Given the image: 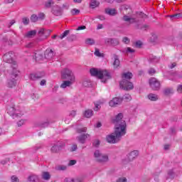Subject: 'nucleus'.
Here are the masks:
<instances>
[{
  "label": "nucleus",
  "mask_w": 182,
  "mask_h": 182,
  "mask_svg": "<svg viewBox=\"0 0 182 182\" xmlns=\"http://www.w3.org/2000/svg\"><path fill=\"white\" fill-rule=\"evenodd\" d=\"M112 122L114 124V134L122 139L127 133V124L123 119V114H118L114 118H112Z\"/></svg>",
  "instance_id": "nucleus-1"
},
{
  "label": "nucleus",
  "mask_w": 182,
  "mask_h": 182,
  "mask_svg": "<svg viewBox=\"0 0 182 182\" xmlns=\"http://www.w3.org/2000/svg\"><path fill=\"white\" fill-rule=\"evenodd\" d=\"M90 73L91 76H95L98 79H101L103 83H106L107 80L112 79V75L107 70H102L97 68H91L90 70Z\"/></svg>",
  "instance_id": "nucleus-2"
},
{
  "label": "nucleus",
  "mask_w": 182,
  "mask_h": 182,
  "mask_svg": "<svg viewBox=\"0 0 182 182\" xmlns=\"http://www.w3.org/2000/svg\"><path fill=\"white\" fill-rule=\"evenodd\" d=\"M122 80L119 82V86L124 90H132L134 87L133 82L129 81L133 77L132 73H124L122 75Z\"/></svg>",
  "instance_id": "nucleus-3"
},
{
  "label": "nucleus",
  "mask_w": 182,
  "mask_h": 182,
  "mask_svg": "<svg viewBox=\"0 0 182 182\" xmlns=\"http://www.w3.org/2000/svg\"><path fill=\"white\" fill-rule=\"evenodd\" d=\"M13 56H14V54L12 53H7L4 55L3 60L6 63L11 64V68L13 70H15L14 76L16 77V75H18V73H19V71H18V70L16 69V68H18V65L16 64V61L14 60V59L12 58Z\"/></svg>",
  "instance_id": "nucleus-4"
},
{
  "label": "nucleus",
  "mask_w": 182,
  "mask_h": 182,
  "mask_svg": "<svg viewBox=\"0 0 182 182\" xmlns=\"http://www.w3.org/2000/svg\"><path fill=\"white\" fill-rule=\"evenodd\" d=\"M61 79L64 80H75L76 81V76L73 71L69 68H64L61 70Z\"/></svg>",
  "instance_id": "nucleus-5"
},
{
  "label": "nucleus",
  "mask_w": 182,
  "mask_h": 182,
  "mask_svg": "<svg viewBox=\"0 0 182 182\" xmlns=\"http://www.w3.org/2000/svg\"><path fill=\"white\" fill-rule=\"evenodd\" d=\"M94 157L98 163H107V161H109V156L102 154L99 150H96L94 152Z\"/></svg>",
  "instance_id": "nucleus-6"
},
{
  "label": "nucleus",
  "mask_w": 182,
  "mask_h": 182,
  "mask_svg": "<svg viewBox=\"0 0 182 182\" xmlns=\"http://www.w3.org/2000/svg\"><path fill=\"white\" fill-rule=\"evenodd\" d=\"M149 86L152 90H159L161 86L160 81L156 78L151 77L149 79Z\"/></svg>",
  "instance_id": "nucleus-7"
},
{
  "label": "nucleus",
  "mask_w": 182,
  "mask_h": 182,
  "mask_svg": "<svg viewBox=\"0 0 182 182\" xmlns=\"http://www.w3.org/2000/svg\"><path fill=\"white\" fill-rule=\"evenodd\" d=\"M106 140L107 143H110L111 144H115V143H119L122 139H120L119 136H117L116 134H114V132L107 135L106 136Z\"/></svg>",
  "instance_id": "nucleus-8"
},
{
  "label": "nucleus",
  "mask_w": 182,
  "mask_h": 182,
  "mask_svg": "<svg viewBox=\"0 0 182 182\" xmlns=\"http://www.w3.org/2000/svg\"><path fill=\"white\" fill-rule=\"evenodd\" d=\"M7 112L10 116H16V117H21L23 114L19 109H16L14 107H9L7 108Z\"/></svg>",
  "instance_id": "nucleus-9"
},
{
  "label": "nucleus",
  "mask_w": 182,
  "mask_h": 182,
  "mask_svg": "<svg viewBox=\"0 0 182 182\" xmlns=\"http://www.w3.org/2000/svg\"><path fill=\"white\" fill-rule=\"evenodd\" d=\"M123 102V99L119 97H114L109 101V105L111 107H116V106L121 105Z\"/></svg>",
  "instance_id": "nucleus-10"
},
{
  "label": "nucleus",
  "mask_w": 182,
  "mask_h": 182,
  "mask_svg": "<svg viewBox=\"0 0 182 182\" xmlns=\"http://www.w3.org/2000/svg\"><path fill=\"white\" fill-rule=\"evenodd\" d=\"M11 77L12 79L9 80L8 82V87H14V86H16V80H15V77H16V76H18V75H16V76L15 77V70H13L12 73H11Z\"/></svg>",
  "instance_id": "nucleus-11"
},
{
  "label": "nucleus",
  "mask_w": 182,
  "mask_h": 182,
  "mask_svg": "<svg viewBox=\"0 0 182 182\" xmlns=\"http://www.w3.org/2000/svg\"><path fill=\"white\" fill-rule=\"evenodd\" d=\"M44 56L48 60H51L55 56V52L50 49H47L44 53Z\"/></svg>",
  "instance_id": "nucleus-12"
},
{
  "label": "nucleus",
  "mask_w": 182,
  "mask_h": 182,
  "mask_svg": "<svg viewBox=\"0 0 182 182\" xmlns=\"http://www.w3.org/2000/svg\"><path fill=\"white\" fill-rule=\"evenodd\" d=\"M76 81L72 80H65L62 82L60 85L61 89H66V87H70L73 83H75Z\"/></svg>",
  "instance_id": "nucleus-13"
},
{
  "label": "nucleus",
  "mask_w": 182,
  "mask_h": 182,
  "mask_svg": "<svg viewBox=\"0 0 182 182\" xmlns=\"http://www.w3.org/2000/svg\"><path fill=\"white\" fill-rule=\"evenodd\" d=\"M52 12L55 16H60L62 15V8L58 5H55L52 9Z\"/></svg>",
  "instance_id": "nucleus-14"
},
{
  "label": "nucleus",
  "mask_w": 182,
  "mask_h": 182,
  "mask_svg": "<svg viewBox=\"0 0 182 182\" xmlns=\"http://www.w3.org/2000/svg\"><path fill=\"white\" fill-rule=\"evenodd\" d=\"M88 137H90V135H89L88 134H84L77 137V140H78L80 143H82V144H83L86 141V139H88Z\"/></svg>",
  "instance_id": "nucleus-15"
},
{
  "label": "nucleus",
  "mask_w": 182,
  "mask_h": 182,
  "mask_svg": "<svg viewBox=\"0 0 182 182\" xmlns=\"http://www.w3.org/2000/svg\"><path fill=\"white\" fill-rule=\"evenodd\" d=\"M34 58L36 60H42L43 59V52L39 50L34 53Z\"/></svg>",
  "instance_id": "nucleus-16"
},
{
  "label": "nucleus",
  "mask_w": 182,
  "mask_h": 182,
  "mask_svg": "<svg viewBox=\"0 0 182 182\" xmlns=\"http://www.w3.org/2000/svg\"><path fill=\"white\" fill-rule=\"evenodd\" d=\"M122 19L125 22H129V23H136L137 22L136 18H130L129 16H124Z\"/></svg>",
  "instance_id": "nucleus-17"
},
{
  "label": "nucleus",
  "mask_w": 182,
  "mask_h": 182,
  "mask_svg": "<svg viewBox=\"0 0 182 182\" xmlns=\"http://www.w3.org/2000/svg\"><path fill=\"white\" fill-rule=\"evenodd\" d=\"M137 156H139V151H133L132 152H130V154L128 156V159L132 161V160H134V159H136V157H137Z\"/></svg>",
  "instance_id": "nucleus-18"
},
{
  "label": "nucleus",
  "mask_w": 182,
  "mask_h": 182,
  "mask_svg": "<svg viewBox=\"0 0 182 182\" xmlns=\"http://www.w3.org/2000/svg\"><path fill=\"white\" fill-rule=\"evenodd\" d=\"M105 14L110 15L111 16H114V15L117 14V11L114 9H106Z\"/></svg>",
  "instance_id": "nucleus-19"
},
{
  "label": "nucleus",
  "mask_w": 182,
  "mask_h": 182,
  "mask_svg": "<svg viewBox=\"0 0 182 182\" xmlns=\"http://www.w3.org/2000/svg\"><path fill=\"white\" fill-rule=\"evenodd\" d=\"M28 181L38 182L39 181V177L36 175L31 174L28 177Z\"/></svg>",
  "instance_id": "nucleus-20"
},
{
  "label": "nucleus",
  "mask_w": 182,
  "mask_h": 182,
  "mask_svg": "<svg viewBox=\"0 0 182 182\" xmlns=\"http://www.w3.org/2000/svg\"><path fill=\"white\" fill-rule=\"evenodd\" d=\"M113 66L114 68H117L119 66H120V60H119V56L116 55H114Z\"/></svg>",
  "instance_id": "nucleus-21"
},
{
  "label": "nucleus",
  "mask_w": 182,
  "mask_h": 182,
  "mask_svg": "<svg viewBox=\"0 0 182 182\" xmlns=\"http://www.w3.org/2000/svg\"><path fill=\"white\" fill-rule=\"evenodd\" d=\"M148 99L151 102H156V100H159V96L156 94L151 93L148 95Z\"/></svg>",
  "instance_id": "nucleus-22"
},
{
  "label": "nucleus",
  "mask_w": 182,
  "mask_h": 182,
  "mask_svg": "<svg viewBox=\"0 0 182 182\" xmlns=\"http://www.w3.org/2000/svg\"><path fill=\"white\" fill-rule=\"evenodd\" d=\"M90 6L92 9H95V8H97V6L100 5V3L96 0H90Z\"/></svg>",
  "instance_id": "nucleus-23"
},
{
  "label": "nucleus",
  "mask_w": 182,
  "mask_h": 182,
  "mask_svg": "<svg viewBox=\"0 0 182 182\" xmlns=\"http://www.w3.org/2000/svg\"><path fill=\"white\" fill-rule=\"evenodd\" d=\"M85 117H87V119H90V117H92L93 116V110L92 109H87L84 112Z\"/></svg>",
  "instance_id": "nucleus-24"
},
{
  "label": "nucleus",
  "mask_w": 182,
  "mask_h": 182,
  "mask_svg": "<svg viewBox=\"0 0 182 182\" xmlns=\"http://www.w3.org/2000/svg\"><path fill=\"white\" fill-rule=\"evenodd\" d=\"M122 53H134L135 50L134 49L132 48H129V47H127V48H124L122 50Z\"/></svg>",
  "instance_id": "nucleus-25"
},
{
  "label": "nucleus",
  "mask_w": 182,
  "mask_h": 182,
  "mask_svg": "<svg viewBox=\"0 0 182 182\" xmlns=\"http://www.w3.org/2000/svg\"><path fill=\"white\" fill-rule=\"evenodd\" d=\"M164 93L166 95V96H168V95H173V93H174V90L173 88H166L164 90Z\"/></svg>",
  "instance_id": "nucleus-26"
},
{
  "label": "nucleus",
  "mask_w": 182,
  "mask_h": 182,
  "mask_svg": "<svg viewBox=\"0 0 182 182\" xmlns=\"http://www.w3.org/2000/svg\"><path fill=\"white\" fill-rule=\"evenodd\" d=\"M36 35V31H30L26 33V38H32L33 36H35Z\"/></svg>",
  "instance_id": "nucleus-27"
},
{
  "label": "nucleus",
  "mask_w": 182,
  "mask_h": 182,
  "mask_svg": "<svg viewBox=\"0 0 182 182\" xmlns=\"http://www.w3.org/2000/svg\"><path fill=\"white\" fill-rule=\"evenodd\" d=\"M52 5H55V0H48L45 3L46 8H50Z\"/></svg>",
  "instance_id": "nucleus-28"
},
{
  "label": "nucleus",
  "mask_w": 182,
  "mask_h": 182,
  "mask_svg": "<svg viewBox=\"0 0 182 182\" xmlns=\"http://www.w3.org/2000/svg\"><path fill=\"white\" fill-rule=\"evenodd\" d=\"M66 168H68V167L64 165H59L55 167V170H57L58 171H65Z\"/></svg>",
  "instance_id": "nucleus-29"
},
{
  "label": "nucleus",
  "mask_w": 182,
  "mask_h": 182,
  "mask_svg": "<svg viewBox=\"0 0 182 182\" xmlns=\"http://www.w3.org/2000/svg\"><path fill=\"white\" fill-rule=\"evenodd\" d=\"M95 40L93 39V38H87L86 40H85V43H86V45H90V46H92V45H95Z\"/></svg>",
  "instance_id": "nucleus-30"
},
{
  "label": "nucleus",
  "mask_w": 182,
  "mask_h": 182,
  "mask_svg": "<svg viewBox=\"0 0 182 182\" xmlns=\"http://www.w3.org/2000/svg\"><path fill=\"white\" fill-rule=\"evenodd\" d=\"M42 177L43 180H49V178H50V174H49V172H43Z\"/></svg>",
  "instance_id": "nucleus-31"
},
{
  "label": "nucleus",
  "mask_w": 182,
  "mask_h": 182,
  "mask_svg": "<svg viewBox=\"0 0 182 182\" xmlns=\"http://www.w3.org/2000/svg\"><path fill=\"white\" fill-rule=\"evenodd\" d=\"M171 19H180V18H182L181 14H176L171 16H169Z\"/></svg>",
  "instance_id": "nucleus-32"
},
{
  "label": "nucleus",
  "mask_w": 182,
  "mask_h": 182,
  "mask_svg": "<svg viewBox=\"0 0 182 182\" xmlns=\"http://www.w3.org/2000/svg\"><path fill=\"white\" fill-rule=\"evenodd\" d=\"M119 40L117 38H112L111 45L112 46H117L119 45Z\"/></svg>",
  "instance_id": "nucleus-33"
},
{
  "label": "nucleus",
  "mask_w": 182,
  "mask_h": 182,
  "mask_svg": "<svg viewBox=\"0 0 182 182\" xmlns=\"http://www.w3.org/2000/svg\"><path fill=\"white\" fill-rule=\"evenodd\" d=\"M39 127L41 129H45V127H48L49 126V122H44L39 124Z\"/></svg>",
  "instance_id": "nucleus-34"
},
{
  "label": "nucleus",
  "mask_w": 182,
  "mask_h": 182,
  "mask_svg": "<svg viewBox=\"0 0 182 182\" xmlns=\"http://www.w3.org/2000/svg\"><path fill=\"white\" fill-rule=\"evenodd\" d=\"M176 173L173 171H168L167 178H174Z\"/></svg>",
  "instance_id": "nucleus-35"
},
{
  "label": "nucleus",
  "mask_w": 182,
  "mask_h": 182,
  "mask_svg": "<svg viewBox=\"0 0 182 182\" xmlns=\"http://www.w3.org/2000/svg\"><path fill=\"white\" fill-rule=\"evenodd\" d=\"M46 33H48V30H45L43 28H41L38 31V35L40 36H43V35H46Z\"/></svg>",
  "instance_id": "nucleus-36"
},
{
  "label": "nucleus",
  "mask_w": 182,
  "mask_h": 182,
  "mask_svg": "<svg viewBox=\"0 0 182 182\" xmlns=\"http://www.w3.org/2000/svg\"><path fill=\"white\" fill-rule=\"evenodd\" d=\"M69 35V30H66L61 35H60V39H63V38H66L67 36Z\"/></svg>",
  "instance_id": "nucleus-37"
},
{
  "label": "nucleus",
  "mask_w": 182,
  "mask_h": 182,
  "mask_svg": "<svg viewBox=\"0 0 182 182\" xmlns=\"http://www.w3.org/2000/svg\"><path fill=\"white\" fill-rule=\"evenodd\" d=\"M41 76L38 75V74H31L30 79L31 80H36V79H39Z\"/></svg>",
  "instance_id": "nucleus-38"
},
{
  "label": "nucleus",
  "mask_w": 182,
  "mask_h": 182,
  "mask_svg": "<svg viewBox=\"0 0 182 182\" xmlns=\"http://www.w3.org/2000/svg\"><path fill=\"white\" fill-rule=\"evenodd\" d=\"M80 14V10L77 9H73L71 10V15L75 16V15H79Z\"/></svg>",
  "instance_id": "nucleus-39"
},
{
  "label": "nucleus",
  "mask_w": 182,
  "mask_h": 182,
  "mask_svg": "<svg viewBox=\"0 0 182 182\" xmlns=\"http://www.w3.org/2000/svg\"><path fill=\"white\" fill-rule=\"evenodd\" d=\"M123 99L127 100V102H130V100H132V95L129 94H125L123 97Z\"/></svg>",
  "instance_id": "nucleus-40"
},
{
  "label": "nucleus",
  "mask_w": 182,
  "mask_h": 182,
  "mask_svg": "<svg viewBox=\"0 0 182 182\" xmlns=\"http://www.w3.org/2000/svg\"><path fill=\"white\" fill-rule=\"evenodd\" d=\"M102 102H98L97 104H95V107L94 108L95 112H98L100 109V105H102Z\"/></svg>",
  "instance_id": "nucleus-41"
},
{
  "label": "nucleus",
  "mask_w": 182,
  "mask_h": 182,
  "mask_svg": "<svg viewBox=\"0 0 182 182\" xmlns=\"http://www.w3.org/2000/svg\"><path fill=\"white\" fill-rule=\"evenodd\" d=\"M39 18H38V16L35 14H33L31 16V22H37V21L38 20Z\"/></svg>",
  "instance_id": "nucleus-42"
},
{
  "label": "nucleus",
  "mask_w": 182,
  "mask_h": 182,
  "mask_svg": "<svg viewBox=\"0 0 182 182\" xmlns=\"http://www.w3.org/2000/svg\"><path fill=\"white\" fill-rule=\"evenodd\" d=\"M22 22L23 25H28L29 24V18L28 17H23L22 18Z\"/></svg>",
  "instance_id": "nucleus-43"
},
{
  "label": "nucleus",
  "mask_w": 182,
  "mask_h": 182,
  "mask_svg": "<svg viewBox=\"0 0 182 182\" xmlns=\"http://www.w3.org/2000/svg\"><path fill=\"white\" fill-rule=\"evenodd\" d=\"M149 60L152 63H156L159 62V58H157L155 56H152L151 58H149Z\"/></svg>",
  "instance_id": "nucleus-44"
},
{
  "label": "nucleus",
  "mask_w": 182,
  "mask_h": 182,
  "mask_svg": "<svg viewBox=\"0 0 182 182\" xmlns=\"http://www.w3.org/2000/svg\"><path fill=\"white\" fill-rule=\"evenodd\" d=\"M59 150V146L58 145H54L51 148V151L53 153H56Z\"/></svg>",
  "instance_id": "nucleus-45"
},
{
  "label": "nucleus",
  "mask_w": 182,
  "mask_h": 182,
  "mask_svg": "<svg viewBox=\"0 0 182 182\" xmlns=\"http://www.w3.org/2000/svg\"><path fill=\"white\" fill-rule=\"evenodd\" d=\"M100 145V141L99 139H95L93 142V146L95 147H99Z\"/></svg>",
  "instance_id": "nucleus-46"
},
{
  "label": "nucleus",
  "mask_w": 182,
  "mask_h": 182,
  "mask_svg": "<svg viewBox=\"0 0 182 182\" xmlns=\"http://www.w3.org/2000/svg\"><path fill=\"white\" fill-rule=\"evenodd\" d=\"M122 42L124 43H126L127 45H128V43H130V39H129V38H127V37H124L122 38Z\"/></svg>",
  "instance_id": "nucleus-47"
},
{
  "label": "nucleus",
  "mask_w": 182,
  "mask_h": 182,
  "mask_svg": "<svg viewBox=\"0 0 182 182\" xmlns=\"http://www.w3.org/2000/svg\"><path fill=\"white\" fill-rule=\"evenodd\" d=\"M87 128L83 127L77 129V133H86Z\"/></svg>",
  "instance_id": "nucleus-48"
},
{
  "label": "nucleus",
  "mask_w": 182,
  "mask_h": 182,
  "mask_svg": "<svg viewBox=\"0 0 182 182\" xmlns=\"http://www.w3.org/2000/svg\"><path fill=\"white\" fill-rule=\"evenodd\" d=\"M94 53H95V56H98L99 58H100V56H102V53L97 48L95 49V52Z\"/></svg>",
  "instance_id": "nucleus-49"
},
{
  "label": "nucleus",
  "mask_w": 182,
  "mask_h": 182,
  "mask_svg": "<svg viewBox=\"0 0 182 182\" xmlns=\"http://www.w3.org/2000/svg\"><path fill=\"white\" fill-rule=\"evenodd\" d=\"M25 119H21L17 122V124L18 127H21V126H23V124L25 123Z\"/></svg>",
  "instance_id": "nucleus-50"
},
{
  "label": "nucleus",
  "mask_w": 182,
  "mask_h": 182,
  "mask_svg": "<svg viewBox=\"0 0 182 182\" xmlns=\"http://www.w3.org/2000/svg\"><path fill=\"white\" fill-rule=\"evenodd\" d=\"M105 43L106 45H112V38H106L105 40Z\"/></svg>",
  "instance_id": "nucleus-51"
},
{
  "label": "nucleus",
  "mask_w": 182,
  "mask_h": 182,
  "mask_svg": "<svg viewBox=\"0 0 182 182\" xmlns=\"http://www.w3.org/2000/svg\"><path fill=\"white\" fill-rule=\"evenodd\" d=\"M117 182H127V178L124 177L119 178Z\"/></svg>",
  "instance_id": "nucleus-52"
},
{
  "label": "nucleus",
  "mask_w": 182,
  "mask_h": 182,
  "mask_svg": "<svg viewBox=\"0 0 182 182\" xmlns=\"http://www.w3.org/2000/svg\"><path fill=\"white\" fill-rule=\"evenodd\" d=\"M11 181L12 182H19V178L18 177L13 176H11Z\"/></svg>",
  "instance_id": "nucleus-53"
},
{
  "label": "nucleus",
  "mask_w": 182,
  "mask_h": 182,
  "mask_svg": "<svg viewBox=\"0 0 182 182\" xmlns=\"http://www.w3.org/2000/svg\"><path fill=\"white\" fill-rule=\"evenodd\" d=\"M64 182H75V179H73L72 178H66L64 180Z\"/></svg>",
  "instance_id": "nucleus-54"
},
{
  "label": "nucleus",
  "mask_w": 182,
  "mask_h": 182,
  "mask_svg": "<svg viewBox=\"0 0 182 182\" xmlns=\"http://www.w3.org/2000/svg\"><path fill=\"white\" fill-rule=\"evenodd\" d=\"M76 164V160H70L68 163V166H75Z\"/></svg>",
  "instance_id": "nucleus-55"
},
{
  "label": "nucleus",
  "mask_w": 182,
  "mask_h": 182,
  "mask_svg": "<svg viewBox=\"0 0 182 182\" xmlns=\"http://www.w3.org/2000/svg\"><path fill=\"white\" fill-rule=\"evenodd\" d=\"M154 73H156V70H154V68H150L149 70V75H154Z\"/></svg>",
  "instance_id": "nucleus-56"
},
{
  "label": "nucleus",
  "mask_w": 182,
  "mask_h": 182,
  "mask_svg": "<svg viewBox=\"0 0 182 182\" xmlns=\"http://www.w3.org/2000/svg\"><path fill=\"white\" fill-rule=\"evenodd\" d=\"M38 19H44L45 18V14L43 13H40L38 14Z\"/></svg>",
  "instance_id": "nucleus-57"
},
{
  "label": "nucleus",
  "mask_w": 182,
  "mask_h": 182,
  "mask_svg": "<svg viewBox=\"0 0 182 182\" xmlns=\"http://www.w3.org/2000/svg\"><path fill=\"white\" fill-rule=\"evenodd\" d=\"M70 117H75V116H76V111L73 110L70 112Z\"/></svg>",
  "instance_id": "nucleus-58"
},
{
  "label": "nucleus",
  "mask_w": 182,
  "mask_h": 182,
  "mask_svg": "<svg viewBox=\"0 0 182 182\" xmlns=\"http://www.w3.org/2000/svg\"><path fill=\"white\" fill-rule=\"evenodd\" d=\"M77 145L74 144V145L72 146L70 151H75V150H77Z\"/></svg>",
  "instance_id": "nucleus-59"
},
{
  "label": "nucleus",
  "mask_w": 182,
  "mask_h": 182,
  "mask_svg": "<svg viewBox=\"0 0 182 182\" xmlns=\"http://www.w3.org/2000/svg\"><path fill=\"white\" fill-rule=\"evenodd\" d=\"M177 92L178 93H182V85L178 86Z\"/></svg>",
  "instance_id": "nucleus-60"
},
{
  "label": "nucleus",
  "mask_w": 182,
  "mask_h": 182,
  "mask_svg": "<svg viewBox=\"0 0 182 182\" xmlns=\"http://www.w3.org/2000/svg\"><path fill=\"white\" fill-rule=\"evenodd\" d=\"M83 29H86V26H79V27L77 28V31H83Z\"/></svg>",
  "instance_id": "nucleus-61"
},
{
  "label": "nucleus",
  "mask_w": 182,
  "mask_h": 182,
  "mask_svg": "<svg viewBox=\"0 0 182 182\" xmlns=\"http://www.w3.org/2000/svg\"><path fill=\"white\" fill-rule=\"evenodd\" d=\"M142 43H141V41H136V46L137 48H140V46H141Z\"/></svg>",
  "instance_id": "nucleus-62"
},
{
  "label": "nucleus",
  "mask_w": 182,
  "mask_h": 182,
  "mask_svg": "<svg viewBox=\"0 0 182 182\" xmlns=\"http://www.w3.org/2000/svg\"><path fill=\"white\" fill-rule=\"evenodd\" d=\"M98 19H100V21H105L106 18H105V16H98Z\"/></svg>",
  "instance_id": "nucleus-63"
},
{
  "label": "nucleus",
  "mask_w": 182,
  "mask_h": 182,
  "mask_svg": "<svg viewBox=\"0 0 182 182\" xmlns=\"http://www.w3.org/2000/svg\"><path fill=\"white\" fill-rule=\"evenodd\" d=\"M14 0H4V4H12Z\"/></svg>",
  "instance_id": "nucleus-64"
}]
</instances>
